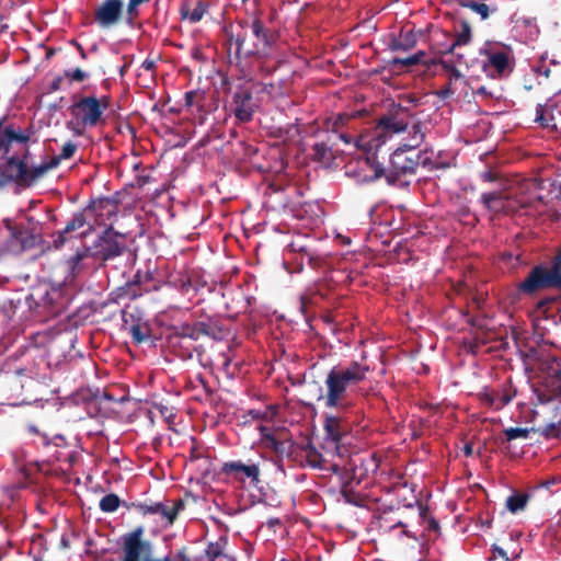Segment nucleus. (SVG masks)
I'll return each instance as SVG.
<instances>
[{"instance_id":"obj_14","label":"nucleus","mask_w":561,"mask_h":561,"mask_svg":"<svg viewBox=\"0 0 561 561\" xmlns=\"http://www.w3.org/2000/svg\"><path fill=\"white\" fill-rule=\"evenodd\" d=\"M182 508L181 502H172V503H153V504H142L139 506V510L142 514H158L161 515L163 519H165L168 525H171L179 511Z\"/></svg>"},{"instance_id":"obj_16","label":"nucleus","mask_w":561,"mask_h":561,"mask_svg":"<svg viewBox=\"0 0 561 561\" xmlns=\"http://www.w3.org/2000/svg\"><path fill=\"white\" fill-rule=\"evenodd\" d=\"M327 437L332 442H340L348 432L347 422L340 415H327L323 424Z\"/></svg>"},{"instance_id":"obj_20","label":"nucleus","mask_w":561,"mask_h":561,"mask_svg":"<svg viewBox=\"0 0 561 561\" xmlns=\"http://www.w3.org/2000/svg\"><path fill=\"white\" fill-rule=\"evenodd\" d=\"M481 198L484 205L491 210L500 211L504 207V202L499 193H484Z\"/></svg>"},{"instance_id":"obj_47","label":"nucleus","mask_w":561,"mask_h":561,"mask_svg":"<svg viewBox=\"0 0 561 561\" xmlns=\"http://www.w3.org/2000/svg\"><path fill=\"white\" fill-rule=\"evenodd\" d=\"M476 94L478 95H491L490 93H488L486 89L484 87H480L477 89L476 91Z\"/></svg>"},{"instance_id":"obj_54","label":"nucleus","mask_w":561,"mask_h":561,"mask_svg":"<svg viewBox=\"0 0 561 561\" xmlns=\"http://www.w3.org/2000/svg\"><path fill=\"white\" fill-rule=\"evenodd\" d=\"M560 393H561V386H560Z\"/></svg>"},{"instance_id":"obj_37","label":"nucleus","mask_w":561,"mask_h":561,"mask_svg":"<svg viewBox=\"0 0 561 561\" xmlns=\"http://www.w3.org/2000/svg\"><path fill=\"white\" fill-rule=\"evenodd\" d=\"M471 37L470 28L465 26L463 30L457 35L456 42L453 44V47L456 45H466L469 43Z\"/></svg>"},{"instance_id":"obj_27","label":"nucleus","mask_w":561,"mask_h":561,"mask_svg":"<svg viewBox=\"0 0 561 561\" xmlns=\"http://www.w3.org/2000/svg\"><path fill=\"white\" fill-rule=\"evenodd\" d=\"M47 288H36L31 294L30 298L35 301L37 306L47 307L51 304V299L48 297Z\"/></svg>"},{"instance_id":"obj_35","label":"nucleus","mask_w":561,"mask_h":561,"mask_svg":"<svg viewBox=\"0 0 561 561\" xmlns=\"http://www.w3.org/2000/svg\"><path fill=\"white\" fill-rule=\"evenodd\" d=\"M474 12H477L483 20L490 15V9L485 3L472 2L469 5Z\"/></svg>"},{"instance_id":"obj_46","label":"nucleus","mask_w":561,"mask_h":561,"mask_svg":"<svg viewBox=\"0 0 561 561\" xmlns=\"http://www.w3.org/2000/svg\"><path fill=\"white\" fill-rule=\"evenodd\" d=\"M383 173H385V170H383L382 168H380V167H376V168H375V176H374V178H375V179H378V178H380L381 175H383Z\"/></svg>"},{"instance_id":"obj_28","label":"nucleus","mask_w":561,"mask_h":561,"mask_svg":"<svg viewBox=\"0 0 561 561\" xmlns=\"http://www.w3.org/2000/svg\"><path fill=\"white\" fill-rule=\"evenodd\" d=\"M87 225L85 217L82 213H77L73 215L71 221H69L62 233H70L78 229L83 228Z\"/></svg>"},{"instance_id":"obj_5","label":"nucleus","mask_w":561,"mask_h":561,"mask_svg":"<svg viewBox=\"0 0 561 561\" xmlns=\"http://www.w3.org/2000/svg\"><path fill=\"white\" fill-rule=\"evenodd\" d=\"M142 534L144 529L138 527L124 536L121 561H191L183 550L178 551L173 559H156L151 543L142 539Z\"/></svg>"},{"instance_id":"obj_44","label":"nucleus","mask_w":561,"mask_h":561,"mask_svg":"<svg viewBox=\"0 0 561 561\" xmlns=\"http://www.w3.org/2000/svg\"><path fill=\"white\" fill-rule=\"evenodd\" d=\"M494 551L502 558H504L506 561H510V558L507 557L506 552L504 549L500 548V547H494Z\"/></svg>"},{"instance_id":"obj_33","label":"nucleus","mask_w":561,"mask_h":561,"mask_svg":"<svg viewBox=\"0 0 561 561\" xmlns=\"http://www.w3.org/2000/svg\"><path fill=\"white\" fill-rule=\"evenodd\" d=\"M129 333L133 336L134 341L138 344L148 339L147 331L144 330L139 324L131 325L129 328Z\"/></svg>"},{"instance_id":"obj_8","label":"nucleus","mask_w":561,"mask_h":561,"mask_svg":"<svg viewBox=\"0 0 561 561\" xmlns=\"http://www.w3.org/2000/svg\"><path fill=\"white\" fill-rule=\"evenodd\" d=\"M519 288L526 294H533L541 288H558L561 290V266L558 263L551 267L535 266Z\"/></svg>"},{"instance_id":"obj_51","label":"nucleus","mask_w":561,"mask_h":561,"mask_svg":"<svg viewBox=\"0 0 561 561\" xmlns=\"http://www.w3.org/2000/svg\"><path fill=\"white\" fill-rule=\"evenodd\" d=\"M539 399H540V401H548L549 400V398L548 399H543L541 397H539Z\"/></svg>"},{"instance_id":"obj_56","label":"nucleus","mask_w":561,"mask_h":561,"mask_svg":"<svg viewBox=\"0 0 561 561\" xmlns=\"http://www.w3.org/2000/svg\"><path fill=\"white\" fill-rule=\"evenodd\" d=\"M284 561V560H283Z\"/></svg>"},{"instance_id":"obj_9","label":"nucleus","mask_w":561,"mask_h":561,"mask_svg":"<svg viewBox=\"0 0 561 561\" xmlns=\"http://www.w3.org/2000/svg\"><path fill=\"white\" fill-rule=\"evenodd\" d=\"M33 133L27 128H21L14 124L5 125L0 119V156L9 153L13 144L26 147Z\"/></svg>"},{"instance_id":"obj_32","label":"nucleus","mask_w":561,"mask_h":561,"mask_svg":"<svg viewBox=\"0 0 561 561\" xmlns=\"http://www.w3.org/2000/svg\"><path fill=\"white\" fill-rule=\"evenodd\" d=\"M65 76L70 81L75 82H82L89 77L88 72L81 70L80 68L66 70Z\"/></svg>"},{"instance_id":"obj_48","label":"nucleus","mask_w":561,"mask_h":561,"mask_svg":"<svg viewBox=\"0 0 561 561\" xmlns=\"http://www.w3.org/2000/svg\"><path fill=\"white\" fill-rule=\"evenodd\" d=\"M463 450H465V454H466L467 456H470V455H472V453H473V449H472V446H471V445H466Z\"/></svg>"},{"instance_id":"obj_38","label":"nucleus","mask_w":561,"mask_h":561,"mask_svg":"<svg viewBox=\"0 0 561 561\" xmlns=\"http://www.w3.org/2000/svg\"><path fill=\"white\" fill-rule=\"evenodd\" d=\"M546 438H554L559 435V428L554 423L548 424L540 431Z\"/></svg>"},{"instance_id":"obj_55","label":"nucleus","mask_w":561,"mask_h":561,"mask_svg":"<svg viewBox=\"0 0 561 561\" xmlns=\"http://www.w3.org/2000/svg\"><path fill=\"white\" fill-rule=\"evenodd\" d=\"M284 561V560H283Z\"/></svg>"},{"instance_id":"obj_39","label":"nucleus","mask_w":561,"mask_h":561,"mask_svg":"<svg viewBox=\"0 0 561 561\" xmlns=\"http://www.w3.org/2000/svg\"><path fill=\"white\" fill-rule=\"evenodd\" d=\"M313 151L314 154L320 159H325L330 156V149L324 144H316Z\"/></svg>"},{"instance_id":"obj_53","label":"nucleus","mask_w":561,"mask_h":561,"mask_svg":"<svg viewBox=\"0 0 561 561\" xmlns=\"http://www.w3.org/2000/svg\"><path fill=\"white\" fill-rule=\"evenodd\" d=\"M2 558V554L0 553V559Z\"/></svg>"},{"instance_id":"obj_34","label":"nucleus","mask_w":561,"mask_h":561,"mask_svg":"<svg viewBox=\"0 0 561 561\" xmlns=\"http://www.w3.org/2000/svg\"><path fill=\"white\" fill-rule=\"evenodd\" d=\"M77 145L72 141H67L62 145L60 150V158L64 160L70 159L77 151Z\"/></svg>"},{"instance_id":"obj_18","label":"nucleus","mask_w":561,"mask_h":561,"mask_svg":"<svg viewBox=\"0 0 561 561\" xmlns=\"http://www.w3.org/2000/svg\"><path fill=\"white\" fill-rule=\"evenodd\" d=\"M528 502V495L514 493L506 499V508L515 514L519 511H523L526 507Z\"/></svg>"},{"instance_id":"obj_40","label":"nucleus","mask_w":561,"mask_h":561,"mask_svg":"<svg viewBox=\"0 0 561 561\" xmlns=\"http://www.w3.org/2000/svg\"><path fill=\"white\" fill-rule=\"evenodd\" d=\"M263 444L270 448V449H273L275 451H279L280 450V446H282V443L279 440H277L274 435L273 436H268L267 439L265 442H263Z\"/></svg>"},{"instance_id":"obj_24","label":"nucleus","mask_w":561,"mask_h":561,"mask_svg":"<svg viewBox=\"0 0 561 561\" xmlns=\"http://www.w3.org/2000/svg\"><path fill=\"white\" fill-rule=\"evenodd\" d=\"M64 159L60 158V154L53 157L48 162H42L38 165H35V176H37V180L42 178L47 171L55 169L59 165V163Z\"/></svg>"},{"instance_id":"obj_12","label":"nucleus","mask_w":561,"mask_h":561,"mask_svg":"<svg viewBox=\"0 0 561 561\" xmlns=\"http://www.w3.org/2000/svg\"><path fill=\"white\" fill-rule=\"evenodd\" d=\"M123 249L124 244L118 240V236L107 230L95 242L93 254L106 261L118 256Z\"/></svg>"},{"instance_id":"obj_41","label":"nucleus","mask_w":561,"mask_h":561,"mask_svg":"<svg viewBox=\"0 0 561 561\" xmlns=\"http://www.w3.org/2000/svg\"><path fill=\"white\" fill-rule=\"evenodd\" d=\"M140 69L144 71H152L154 69V61L151 59L144 60Z\"/></svg>"},{"instance_id":"obj_36","label":"nucleus","mask_w":561,"mask_h":561,"mask_svg":"<svg viewBox=\"0 0 561 561\" xmlns=\"http://www.w3.org/2000/svg\"><path fill=\"white\" fill-rule=\"evenodd\" d=\"M536 121L539 122L545 127L552 126L550 122L551 119L546 117L545 107L541 104L537 105L536 107Z\"/></svg>"},{"instance_id":"obj_49","label":"nucleus","mask_w":561,"mask_h":561,"mask_svg":"<svg viewBox=\"0 0 561 561\" xmlns=\"http://www.w3.org/2000/svg\"><path fill=\"white\" fill-rule=\"evenodd\" d=\"M91 229H92V226L89 224L88 229L85 231H83L81 234L82 236L87 234Z\"/></svg>"},{"instance_id":"obj_50","label":"nucleus","mask_w":561,"mask_h":561,"mask_svg":"<svg viewBox=\"0 0 561 561\" xmlns=\"http://www.w3.org/2000/svg\"><path fill=\"white\" fill-rule=\"evenodd\" d=\"M432 525H433V527H435V528L438 526V525H437V523H436V522H434V520L432 522Z\"/></svg>"},{"instance_id":"obj_30","label":"nucleus","mask_w":561,"mask_h":561,"mask_svg":"<svg viewBox=\"0 0 561 561\" xmlns=\"http://www.w3.org/2000/svg\"><path fill=\"white\" fill-rule=\"evenodd\" d=\"M425 56L424 51H419L410 57L407 58H394L393 64L394 65H401V66H413L419 64L423 57Z\"/></svg>"},{"instance_id":"obj_11","label":"nucleus","mask_w":561,"mask_h":561,"mask_svg":"<svg viewBox=\"0 0 561 561\" xmlns=\"http://www.w3.org/2000/svg\"><path fill=\"white\" fill-rule=\"evenodd\" d=\"M4 172L10 179L21 184L31 185L37 180V176H35V165L28 164L27 154L22 159L10 158L5 164Z\"/></svg>"},{"instance_id":"obj_52","label":"nucleus","mask_w":561,"mask_h":561,"mask_svg":"<svg viewBox=\"0 0 561 561\" xmlns=\"http://www.w3.org/2000/svg\"><path fill=\"white\" fill-rule=\"evenodd\" d=\"M397 526H404L401 522H398Z\"/></svg>"},{"instance_id":"obj_19","label":"nucleus","mask_w":561,"mask_h":561,"mask_svg":"<svg viewBox=\"0 0 561 561\" xmlns=\"http://www.w3.org/2000/svg\"><path fill=\"white\" fill-rule=\"evenodd\" d=\"M183 336L190 337L192 340H198L203 335L208 334V327L205 323H195L193 325H184L182 328Z\"/></svg>"},{"instance_id":"obj_1","label":"nucleus","mask_w":561,"mask_h":561,"mask_svg":"<svg viewBox=\"0 0 561 561\" xmlns=\"http://www.w3.org/2000/svg\"><path fill=\"white\" fill-rule=\"evenodd\" d=\"M369 371L367 364L357 360L333 366L327 374L325 394L320 400L324 401L327 408L347 410L352 405L351 397L357 392Z\"/></svg>"},{"instance_id":"obj_7","label":"nucleus","mask_w":561,"mask_h":561,"mask_svg":"<svg viewBox=\"0 0 561 561\" xmlns=\"http://www.w3.org/2000/svg\"><path fill=\"white\" fill-rule=\"evenodd\" d=\"M480 54L486 57L483 70L489 77L501 78L512 72L514 58L510 47L485 43Z\"/></svg>"},{"instance_id":"obj_25","label":"nucleus","mask_w":561,"mask_h":561,"mask_svg":"<svg viewBox=\"0 0 561 561\" xmlns=\"http://www.w3.org/2000/svg\"><path fill=\"white\" fill-rule=\"evenodd\" d=\"M274 416V411L272 408H266L264 410H249L244 417H250L253 421H271ZM248 421V419H245Z\"/></svg>"},{"instance_id":"obj_13","label":"nucleus","mask_w":561,"mask_h":561,"mask_svg":"<svg viewBox=\"0 0 561 561\" xmlns=\"http://www.w3.org/2000/svg\"><path fill=\"white\" fill-rule=\"evenodd\" d=\"M255 105L251 91L239 89L233 94V113L240 122H250L254 114Z\"/></svg>"},{"instance_id":"obj_21","label":"nucleus","mask_w":561,"mask_h":561,"mask_svg":"<svg viewBox=\"0 0 561 561\" xmlns=\"http://www.w3.org/2000/svg\"><path fill=\"white\" fill-rule=\"evenodd\" d=\"M100 510L104 513H113L115 512L119 505H121V500L119 497L114 494V493H110V494H106L104 495L101 501H100Z\"/></svg>"},{"instance_id":"obj_42","label":"nucleus","mask_w":561,"mask_h":561,"mask_svg":"<svg viewBox=\"0 0 561 561\" xmlns=\"http://www.w3.org/2000/svg\"><path fill=\"white\" fill-rule=\"evenodd\" d=\"M259 430L261 433L262 442H265L268 436H273L266 426L261 425Z\"/></svg>"},{"instance_id":"obj_6","label":"nucleus","mask_w":561,"mask_h":561,"mask_svg":"<svg viewBox=\"0 0 561 561\" xmlns=\"http://www.w3.org/2000/svg\"><path fill=\"white\" fill-rule=\"evenodd\" d=\"M232 36L236 38L238 50L245 54L264 51L271 44L267 30L257 19L240 24V31Z\"/></svg>"},{"instance_id":"obj_31","label":"nucleus","mask_w":561,"mask_h":561,"mask_svg":"<svg viewBox=\"0 0 561 561\" xmlns=\"http://www.w3.org/2000/svg\"><path fill=\"white\" fill-rule=\"evenodd\" d=\"M146 0H129L128 4H127V23L129 25L133 24L134 22V19L137 16L138 14V7L145 2Z\"/></svg>"},{"instance_id":"obj_43","label":"nucleus","mask_w":561,"mask_h":561,"mask_svg":"<svg viewBox=\"0 0 561 561\" xmlns=\"http://www.w3.org/2000/svg\"><path fill=\"white\" fill-rule=\"evenodd\" d=\"M259 430L261 433L262 442H265L268 436H273L266 426L261 425Z\"/></svg>"},{"instance_id":"obj_10","label":"nucleus","mask_w":561,"mask_h":561,"mask_svg":"<svg viewBox=\"0 0 561 561\" xmlns=\"http://www.w3.org/2000/svg\"><path fill=\"white\" fill-rule=\"evenodd\" d=\"M122 0H104L94 10V21L101 28L114 26L123 15Z\"/></svg>"},{"instance_id":"obj_22","label":"nucleus","mask_w":561,"mask_h":561,"mask_svg":"<svg viewBox=\"0 0 561 561\" xmlns=\"http://www.w3.org/2000/svg\"><path fill=\"white\" fill-rule=\"evenodd\" d=\"M415 45V38L412 33H402L398 39H396L391 47L392 49L409 50Z\"/></svg>"},{"instance_id":"obj_45","label":"nucleus","mask_w":561,"mask_h":561,"mask_svg":"<svg viewBox=\"0 0 561 561\" xmlns=\"http://www.w3.org/2000/svg\"><path fill=\"white\" fill-rule=\"evenodd\" d=\"M12 237L18 240L21 244H22V248H24V241L23 239L21 238V232H18V231H13L12 232Z\"/></svg>"},{"instance_id":"obj_17","label":"nucleus","mask_w":561,"mask_h":561,"mask_svg":"<svg viewBox=\"0 0 561 561\" xmlns=\"http://www.w3.org/2000/svg\"><path fill=\"white\" fill-rule=\"evenodd\" d=\"M207 10L206 3L198 1L194 9H190L188 4H184L181 8V14L183 19H187L192 23L201 21Z\"/></svg>"},{"instance_id":"obj_2","label":"nucleus","mask_w":561,"mask_h":561,"mask_svg":"<svg viewBox=\"0 0 561 561\" xmlns=\"http://www.w3.org/2000/svg\"><path fill=\"white\" fill-rule=\"evenodd\" d=\"M409 125V112L405 107L398 106L380 117L376 126L359 135L355 146L366 152H376L394 135L403 133Z\"/></svg>"},{"instance_id":"obj_29","label":"nucleus","mask_w":561,"mask_h":561,"mask_svg":"<svg viewBox=\"0 0 561 561\" xmlns=\"http://www.w3.org/2000/svg\"><path fill=\"white\" fill-rule=\"evenodd\" d=\"M488 402L496 410L502 409L506 404H508L512 400V397L508 394H496V397L486 396Z\"/></svg>"},{"instance_id":"obj_23","label":"nucleus","mask_w":561,"mask_h":561,"mask_svg":"<svg viewBox=\"0 0 561 561\" xmlns=\"http://www.w3.org/2000/svg\"><path fill=\"white\" fill-rule=\"evenodd\" d=\"M226 546H227V540L224 538H220L216 542H210L207 546V549L205 551L208 560L214 561L216 558L221 556Z\"/></svg>"},{"instance_id":"obj_26","label":"nucleus","mask_w":561,"mask_h":561,"mask_svg":"<svg viewBox=\"0 0 561 561\" xmlns=\"http://www.w3.org/2000/svg\"><path fill=\"white\" fill-rule=\"evenodd\" d=\"M534 431L533 428H523V427H508L504 430L505 437L508 442L522 438L527 439L529 437V433Z\"/></svg>"},{"instance_id":"obj_15","label":"nucleus","mask_w":561,"mask_h":561,"mask_svg":"<svg viewBox=\"0 0 561 561\" xmlns=\"http://www.w3.org/2000/svg\"><path fill=\"white\" fill-rule=\"evenodd\" d=\"M224 471L233 474L239 480L250 479L253 485L260 482V468L257 465H244L241 461H230L225 463Z\"/></svg>"},{"instance_id":"obj_4","label":"nucleus","mask_w":561,"mask_h":561,"mask_svg":"<svg viewBox=\"0 0 561 561\" xmlns=\"http://www.w3.org/2000/svg\"><path fill=\"white\" fill-rule=\"evenodd\" d=\"M424 140V134L420 124H415L410 131V139L402 147H399L390 157V164L386 178L393 183L403 174L414 173L420 164V154L414 151Z\"/></svg>"},{"instance_id":"obj_3","label":"nucleus","mask_w":561,"mask_h":561,"mask_svg":"<svg viewBox=\"0 0 561 561\" xmlns=\"http://www.w3.org/2000/svg\"><path fill=\"white\" fill-rule=\"evenodd\" d=\"M108 105V98L105 95L101 98L95 95L76 98L69 106L71 119L66 123L67 128L75 136H82L87 128L96 127L103 122Z\"/></svg>"}]
</instances>
